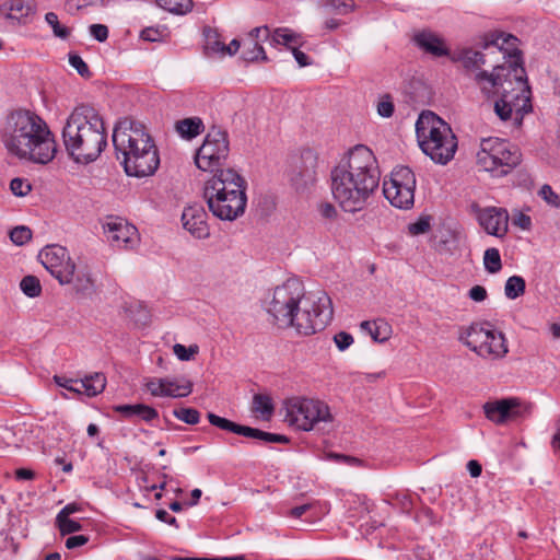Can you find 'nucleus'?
I'll use <instances>...</instances> for the list:
<instances>
[{
  "instance_id": "69168bd1",
  "label": "nucleus",
  "mask_w": 560,
  "mask_h": 560,
  "mask_svg": "<svg viewBox=\"0 0 560 560\" xmlns=\"http://www.w3.org/2000/svg\"><path fill=\"white\" fill-rule=\"evenodd\" d=\"M467 468H468V471L471 477L476 478L481 475V471H482L481 465L475 459H471L468 462Z\"/></svg>"
},
{
  "instance_id": "6e6d98bb",
  "label": "nucleus",
  "mask_w": 560,
  "mask_h": 560,
  "mask_svg": "<svg viewBox=\"0 0 560 560\" xmlns=\"http://www.w3.org/2000/svg\"><path fill=\"white\" fill-rule=\"evenodd\" d=\"M468 296L475 302H483L487 299L488 293L482 285H474L469 290Z\"/></svg>"
},
{
  "instance_id": "0eeeda50",
  "label": "nucleus",
  "mask_w": 560,
  "mask_h": 560,
  "mask_svg": "<svg viewBox=\"0 0 560 560\" xmlns=\"http://www.w3.org/2000/svg\"><path fill=\"white\" fill-rule=\"evenodd\" d=\"M203 197L214 217L234 221L245 212L246 180L233 168L218 170L206 182Z\"/></svg>"
},
{
  "instance_id": "13d9d810",
  "label": "nucleus",
  "mask_w": 560,
  "mask_h": 560,
  "mask_svg": "<svg viewBox=\"0 0 560 560\" xmlns=\"http://www.w3.org/2000/svg\"><path fill=\"white\" fill-rule=\"evenodd\" d=\"M261 36L264 38H268L270 36V32H269L268 26L255 27L249 33V37H250L252 44L253 43H258V39Z\"/></svg>"
},
{
  "instance_id": "774afa93",
  "label": "nucleus",
  "mask_w": 560,
  "mask_h": 560,
  "mask_svg": "<svg viewBox=\"0 0 560 560\" xmlns=\"http://www.w3.org/2000/svg\"><path fill=\"white\" fill-rule=\"evenodd\" d=\"M174 560H246L244 556L222 557V558H174Z\"/></svg>"
},
{
  "instance_id": "a19ab883",
  "label": "nucleus",
  "mask_w": 560,
  "mask_h": 560,
  "mask_svg": "<svg viewBox=\"0 0 560 560\" xmlns=\"http://www.w3.org/2000/svg\"><path fill=\"white\" fill-rule=\"evenodd\" d=\"M10 238L15 245H24L32 238V231L24 225L15 226L10 232Z\"/></svg>"
},
{
  "instance_id": "9d476101",
  "label": "nucleus",
  "mask_w": 560,
  "mask_h": 560,
  "mask_svg": "<svg viewBox=\"0 0 560 560\" xmlns=\"http://www.w3.org/2000/svg\"><path fill=\"white\" fill-rule=\"evenodd\" d=\"M521 162L522 153L516 145L499 138L482 139L477 163L483 171L502 177L510 174Z\"/></svg>"
},
{
  "instance_id": "4d7b16f0",
  "label": "nucleus",
  "mask_w": 560,
  "mask_h": 560,
  "mask_svg": "<svg viewBox=\"0 0 560 560\" xmlns=\"http://www.w3.org/2000/svg\"><path fill=\"white\" fill-rule=\"evenodd\" d=\"M89 541V537L85 535H77V536H70L66 540V547L68 549H74L77 547H81L85 545Z\"/></svg>"
},
{
  "instance_id": "4be33fe9",
  "label": "nucleus",
  "mask_w": 560,
  "mask_h": 560,
  "mask_svg": "<svg viewBox=\"0 0 560 560\" xmlns=\"http://www.w3.org/2000/svg\"><path fill=\"white\" fill-rule=\"evenodd\" d=\"M489 54H483L471 48H464L451 54L450 58L453 62H460L467 71H477L485 65H494L488 60Z\"/></svg>"
},
{
  "instance_id": "f257e3e1",
  "label": "nucleus",
  "mask_w": 560,
  "mask_h": 560,
  "mask_svg": "<svg viewBox=\"0 0 560 560\" xmlns=\"http://www.w3.org/2000/svg\"><path fill=\"white\" fill-rule=\"evenodd\" d=\"M482 48L491 50L490 55H502L505 61L493 66L491 73L478 71L476 82L483 93H499L500 98L494 102L493 109L501 120L511 118L512 112L521 114L532 110L530 89L523 65L522 51L518 49V39L512 34L495 32L485 36Z\"/></svg>"
},
{
  "instance_id": "680f3d73",
  "label": "nucleus",
  "mask_w": 560,
  "mask_h": 560,
  "mask_svg": "<svg viewBox=\"0 0 560 560\" xmlns=\"http://www.w3.org/2000/svg\"><path fill=\"white\" fill-rule=\"evenodd\" d=\"M320 214L326 219H335L337 217V210L331 203H323L319 208Z\"/></svg>"
},
{
  "instance_id": "bf43d9fd",
  "label": "nucleus",
  "mask_w": 560,
  "mask_h": 560,
  "mask_svg": "<svg viewBox=\"0 0 560 560\" xmlns=\"http://www.w3.org/2000/svg\"><path fill=\"white\" fill-rule=\"evenodd\" d=\"M155 516L159 521L165 522L168 525L178 528L177 520L174 516H171L165 510H162V509L158 510L155 512Z\"/></svg>"
},
{
  "instance_id": "de8ad7c7",
  "label": "nucleus",
  "mask_w": 560,
  "mask_h": 560,
  "mask_svg": "<svg viewBox=\"0 0 560 560\" xmlns=\"http://www.w3.org/2000/svg\"><path fill=\"white\" fill-rule=\"evenodd\" d=\"M431 217L422 215L416 222L408 225V231L411 235L424 234L430 230Z\"/></svg>"
},
{
  "instance_id": "7c9ffc66",
  "label": "nucleus",
  "mask_w": 560,
  "mask_h": 560,
  "mask_svg": "<svg viewBox=\"0 0 560 560\" xmlns=\"http://www.w3.org/2000/svg\"><path fill=\"white\" fill-rule=\"evenodd\" d=\"M300 37L301 36L299 34L292 32L288 27H278L273 31L271 35V42L276 45H284L289 49H291V44H300Z\"/></svg>"
},
{
  "instance_id": "f3484780",
  "label": "nucleus",
  "mask_w": 560,
  "mask_h": 560,
  "mask_svg": "<svg viewBox=\"0 0 560 560\" xmlns=\"http://www.w3.org/2000/svg\"><path fill=\"white\" fill-rule=\"evenodd\" d=\"M207 418L209 422L224 431H229L238 435H243L250 439H257L265 443H289V438L282 434L265 432L256 428L242 425L235 423L226 418H222L213 412H208Z\"/></svg>"
},
{
  "instance_id": "72a5a7b5",
  "label": "nucleus",
  "mask_w": 560,
  "mask_h": 560,
  "mask_svg": "<svg viewBox=\"0 0 560 560\" xmlns=\"http://www.w3.org/2000/svg\"><path fill=\"white\" fill-rule=\"evenodd\" d=\"M483 265L488 272L497 273L502 268L500 253L497 248H488L485 252Z\"/></svg>"
},
{
  "instance_id": "37998d69",
  "label": "nucleus",
  "mask_w": 560,
  "mask_h": 560,
  "mask_svg": "<svg viewBox=\"0 0 560 560\" xmlns=\"http://www.w3.org/2000/svg\"><path fill=\"white\" fill-rule=\"evenodd\" d=\"M166 385H172L170 382V377L152 378L145 384L148 390L151 393L152 396L155 397H164V394H166L164 392Z\"/></svg>"
},
{
  "instance_id": "c03bdc74",
  "label": "nucleus",
  "mask_w": 560,
  "mask_h": 560,
  "mask_svg": "<svg viewBox=\"0 0 560 560\" xmlns=\"http://www.w3.org/2000/svg\"><path fill=\"white\" fill-rule=\"evenodd\" d=\"M173 352L180 361H189L199 352V347L197 345H190L187 348L184 345L175 343L173 346Z\"/></svg>"
},
{
  "instance_id": "6ab92c4d",
  "label": "nucleus",
  "mask_w": 560,
  "mask_h": 560,
  "mask_svg": "<svg viewBox=\"0 0 560 560\" xmlns=\"http://www.w3.org/2000/svg\"><path fill=\"white\" fill-rule=\"evenodd\" d=\"M521 405L520 398H502L494 401H487L483 405V411L488 420L495 424H503L521 415Z\"/></svg>"
},
{
  "instance_id": "6e6552de",
  "label": "nucleus",
  "mask_w": 560,
  "mask_h": 560,
  "mask_svg": "<svg viewBox=\"0 0 560 560\" xmlns=\"http://www.w3.org/2000/svg\"><path fill=\"white\" fill-rule=\"evenodd\" d=\"M419 145L435 163L445 165L457 150V139L451 127L432 112H422L416 122Z\"/></svg>"
},
{
  "instance_id": "39448f33",
  "label": "nucleus",
  "mask_w": 560,
  "mask_h": 560,
  "mask_svg": "<svg viewBox=\"0 0 560 560\" xmlns=\"http://www.w3.org/2000/svg\"><path fill=\"white\" fill-rule=\"evenodd\" d=\"M67 153L78 164L97 160L107 145V133L100 113L92 106H77L62 129Z\"/></svg>"
},
{
  "instance_id": "a211bd4d",
  "label": "nucleus",
  "mask_w": 560,
  "mask_h": 560,
  "mask_svg": "<svg viewBox=\"0 0 560 560\" xmlns=\"http://www.w3.org/2000/svg\"><path fill=\"white\" fill-rule=\"evenodd\" d=\"M477 220L489 234L503 237L509 230V213L503 208L487 207L477 209Z\"/></svg>"
},
{
  "instance_id": "79ce46f5",
  "label": "nucleus",
  "mask_w": 560,
  "mask_h": 560,
  "mask_svg": "<svg viewBox=\"0 0 560 560\" xmlns=\"http://www.w3.org/2000/svg\"><path fill=\"white\" fill-rule=\"evenodd\" d=\"M56 524L62 536L79 532L82 528V525L79 522L73 521L70 517H56Z\"/></svg>"
},
{
  "instance_id": "9b49d317",
  "label": "nucleus",
  "mask_w": 560,
  "mask_h": 560,
  "mask_svg": "<svg viewBox=\"0 0 560 560\" xmlns=\"http://www.w3.org/2000/svg\"><path fill=\"white\" fill-rule=\"evenodd\" d=\"M459 340L482 359L501 360L509 353L508 339L502 331L487 329L474 323L459 336Z\"/></svg>"
},
{
  "instance_id": "09e8293b",
  "label": "nucleus",
  "mask_w": 560,
  "mask_h": 560,
  "mask_svg": "<svg viewBox=\"0 0 560 560\" xmlns=\"http://www.w3.org/2000/svg\"><path fill=\"white\" fill-rule=\"evenodd\" d=\"M74 289L78 293L83 295H91L94 293V282L89 276H78L74 282Z\"/></svg>"
},
{
  "instance_id": "393cba45",
  "label": "nucleus",
  "mask_w": 560,
  "mask_h": 560,
  "mask_svg": "<svg viewBox=\"0 0 560 560\" xmlns=\"http://www.w3.org/2000/svg\"><path fill=\"white\" fill-rule=\"evenodd\" d=\"M176 132L186 140H191L203 132L205 125L200 117L179 119L174 125Z\"/></svg>"
},
{
  "instance_id": "4c0bfd02",
  "label": "nucleus",
  "mask_w": 560,
  "mask_h": 560,
  "mask_svg": "<svg viewBox=\"0 0 560 560\" xmlns=\"http://www.w3.org/2000/svg\"><path fill=\"white\" fill-rule=\"evenodd\" d=\"M45 20L51 26L55 36L62 38V39H67L69 37L70 30L66 26H62L59 23V20H58V16L56 13H54V12L46 13Z\"/></svg>"
},
{
  "instance_id": "aec40b11",
  "label": "nucleus",
  "mask_w": 560,
  "mask_h": 560,
  "mask_svg": "<svg viewBox=\"0 0 560 560\" xmlns=\"http://www.w3.org/2000/svg\"><path fill=\"white\" fill-rule=\"evenodd\" d=\"M207 218L208 214L202 206H189L182 214L183 226L196 238H206L210 235Z\"/></svg>"
},
{
  "instance_id": "e2e57ef3",
  "label": "nucleus",
  "mask_w": 560,
  "mask_h": 560,
  "mask_svg": "<svg viewBox=\"0 0 560 560\" xmlns=\"http://www.w3.org/2000/svg\"><path fill=\"white\" fill-rule=\"evenodd\" d=\"M81 511V508L77 503L67 504L58 514L57 517H69L71 514Z\"/></svg>"
},
{
  "instance_id": "58836bf2",
  "label": "nucleus",
  "mask_w": 560,
  "mask_h": 560,
  "mask_svg": "<svg viewBox=\"0 0 560 560\" xmlns=\"http://www.w3.org/2000/svg\"><path fill=\"white\" fill-rule=\"evenodd\" d=\"M175 418L187 424H197L200 420V413L194 408H180L173 411Z\"/></svg>"
},
{
  "instance_id": "f704fd0d",
  "label": "nucleus",
  "mask_w": 560,
  "mask_h": 560,
  "mask_svg": "<svg viewBox=\"0 0 560 560\" xmlns=\"http://www.w3.org/2000/svg\"><path fill=\"white\" fill-rule=\"evenodd\" d=\"M457 247V236L452 231H445L436 242V248L440 253L452 254Z\"/></svg>"
},
{
  "instance_id": "0e129e2a",
  "label": "nucleus",
  "mask_w": 560,
  "mask_h": 560,
  "mask_svg": "<svg viewBox=\"0 0 560 560\" xmlns=\"http://www.w3.org/2000/svg\"><path fill=\"white\" fill-rule=\"evenodd\" d=\"M330 457L338 460V462H343V463H347L349 465H360L361 464V460L357 457H352V456H348V455H343V454H330Z\"/></svg>"
},
{
  "instance_id": "412c9836",
  "label": "nucleus",
  "mask_w": 560,
  "mask_h": 560,
  "mask_svg": "<svg viewBox=\"0 0 560 560\" xmlns=\"http://www.w3.org/2000/svg\"><path fill=\"white\" fill-rule=\"evenodd\" d=\"M413 43L425 54L435 58L451 56L445 40L430 30H422L413 35Z\"/></svg>"
},
{
  "instance_id": "2eb2a0df",
  "label": "nucleus",
  "mask_w": 560,
  "mask_h": 560,
  "mask_svg": "<svg viewBox=\"0 0 560 560\" xmlns=\"http://www.w3.org/2000/svg\"><path fill=\"white\" fill-rule=\"evenodd\" d=\"M317 154L311 150H303L300 156L292 159L289 168V179L296 191H304L316 180Z\"/></svg>"
},
{
  "instance_id": "052dcab7",
  "label": "nucleus",
  "mask_w": 560,
  "mask_h": 560,
  "mask_svg": "<svg viewBox=\"0 0 560 560\" xmlns=\"http://www.w3.org/2000/svg\"><path fill=\"white\" fill-rule=\"evenodd\" d=\"M291 50H292L294 59L296 60V62L299 63L300 67H306V66L311 65V60H310L308 56L305 55L302 50H300L295 47L291 48Z\"/></svg>"
},
{
  "instance_id": "ddd939ff",
  "label": "nucleus",
  "mask_w": 560,
  "mask_h": 560,
  "mask_svg": "<svg viewBox=\"0 0 560 560\" xmlns=\"http://www.w3.org/2000/svg\"><path fill=\"white\" fill-rule=\"evenodd\" d=\"M416 176L408 166L393 170L389 180L383 184L385 198L396 208L410 209L415 203Z\"/></svg>"
},
{
  "instance_id": "bb28decb",
  "label": "nucleus",
  "mask_w": 560,
  "mask_h": 560,
  "mask_svg": "<svg viewBox=\"0 0 560 560\" xmlns=\"http://www.w3.org/2000/svg\"><path fill=\"white\" fill-rule=\"evenodd\" d=\"M361 328L369 331L372 339L377 342H384L390 336V326L383 319L374 322H362Z\"/></svg>"
},
{
  "instance_id": "3c124183",
  "label": "nucleus",
  "mask_w": 560,
  "mask_h": 560,
  "mask_svg": "<svg viewBox=\"0 0 560 560\" xmlns=\"http://www.w3.org/2000/svg\"><path fill=\"white\" fill-rule=\"evenodd\" d=\"M69 63L78 71L83 78H90L92 75L89 66L84 60L77 54L69 55Z\"/></svg>"
},
{
  "instance_id": "c9c22d12",
  "label": "nucleus",
  "mask_w": 560,
  "mask_h": 560,
  "mask_svg": "<svg viewBox=\"0 0 560 560\" xmlns=\"http://www.w3.org/2000/svg\"><path fill=\"white\" fill-rule=\"evenodd\" d=\"M23 293L30 298H36L42 292L39 279L35 276H25L20 283Z\"/></svg>"
},
{
  "instance_id": "338daca9",
  "label": "nucleus",
  "mask_w": 560,
  "mask_h": 560,
  "mask_svg": "<svg viewBox=\"0 0 560 560\" xmlns=\"http://www.w3.org/2000/svg\"><path fill=\"white\" fill-rule=\"evenodd\" d=\"M35 476L34 471L27 468H20L15 471V477L19 480H31Z\"/></svg>"
},
{
  "instance_id": "4468645a",
  "label": "nucleus",
  "mask_w": 560,
  "mask_h": 560,
  "mask_svg": "<svg viewBox=\"0 0 560 560\" xmlns=\"http://www.w3.org/2000/svg\"><path fill=\"white\" fill-rule=\"evenodd\" d=\"M39 259L60 284H68L73 280L75 265L65 247L60 245L46 246L40 250Z\"/></svg>"
},
{
  "instance_id": "c756f323",
  "label": "nucleus",
  "mask_w": 560,
  "mask_h": 560,
  "mask_svg": "<svg viewBox=\"0 0 560 560\" xmlns=\"http://www.w3.org/2000/svg\"><path fill=\"white\" fill-rule=\"evenodd\" d=\"M156 3L162 9L174 14H186L192 10V0H156Z\"/></svg>"
},
{
  "instance_id": "ea45409f",
  "label": "nucleus",
  "mask_w": 560,
  "mask_h": 560,
  "mask_svg": "<svg viewBox=\"0 0 560 560\" xmlns=\"http://www.w3.org/2000/svg\"><path fill=\"white\" fill-rule=\"evenodd\" d=\"M538 196L550 207L560 208V196L553 191L552 187L545 184L538 190Z\"/></svg>"
},
{
  "instance_id": "f8f14e48",
  "label": "nucleus",
  "mask_w": 560,
  "mask_h": 560,
  "mask_svg": "<svg viewBox=\"0 0 560 560\" xmlns=\"http://www.w3.org/2000/svg\"><path fill=\"white\" fill-rule=\"evenodd\" d=\"M230 152L226 131L212 127L195 155L196 166L203 172L223 170Z\"/></svg>"
},
{
  "instance_id": "20e7f679",
  "label": "nucleus",
  "mask_w": 560,
  "mask_h": 560,
  "mask_svg": "<svg viewBox=\"0 0 560 560\" xmlns=\"http://www.w3.org/2000/svg\"><path fill=\"white\" fill-rule=\"evenodd\" d=\"M2 138L8 151L20 159L47 164L55 158L54 136L45 120L33 112L11 113Z\"/></svg>"
},
{
  "instance_id": "dca6fc26",
  "label": "nucleus",
  "mask_w": 560,
  "mask_h": 560,
  "mask_svg": "<svg viewBox=\"0 0 560 560\" xmlns=\"http://www.w3.org/2000/svg\"><path fill=\"white\" fill-rule=\"evenodd\" d=\"M103 230L114 247L133 248L139 242L137 228L120 217H107Z\"/></svg>"
},
{
  "instance_id": "c85d7f7f",
  "label": "nucleus",
  "mask_w": 560,
  "mask_h": 560,
  "mask_svg": "<svg viewBox=\"0 0 560 560\" xmlns=\"http://www.w3.org/2000/svg\"><path fill=\"white\" fill-rule=\"evenodd\" d=\"M170 382L172 385H166L164 392L171 394H164V397H186L192 392V382L185 377L170 378Z\"/></svg>"
},
{
  "instance_id": "5701e85b",
  "label": "nucleus",
  "mask_w": 560,
  "mask_h": 560,
  "mask_svg": "<svg viewBox=\"0 0 560 560\" xmlns=\"http://www.w3.org/2000/svg\"><path fill=\"white\" fill-rule=\"evenodd\" d=\"M34 11V0H9L0 4V13L7 20L22 23V18L27 16Z\"/></svg>"
},
{
  "instance_id": "603ef678",
  "label": "nucleus",
  "mask_w": 560,
  "mask_h": 560,
  "mask_svg": "<svg viewBox=\"0 0 560 560\" xmlns=\"http://www.w3.org/2000/svg\"><path fill=\"white\" fill-rule=\"evenodd\" d=\"M334 341L340 351H345L353 343V337L346 331H340L334 336Z\"/></svg>"
},
{
  "instance_id": "49530a36",
  "label": "nucleus",
  "mask_w": 560,
  "mask_h": 560,
  "mask_svg": "<svg viewBox=\"0 0 560 560\" xmlns=\"http://www.w3.org/2000/svg\"><path fill=\"white\" fill-rule=\"evenodd\" d=\"M10 189L14 196L24 197L32 190V185L27 179L15 177L10 183Z\"/></svg>"
},
{
  "instance_id": "7ed1b4c3",
  "label": "nucleus",
  "mask_w": 560,
  "mask_h": 560,
  "mask_svg": "<svg viewBox=\"0 0 560 560\" xmlns=\"http://www.w3.org/2000/svg\"><path fill=\"white\" fill-rule=\"evenodd\" d=\"M380 178L374 153L368 147L358 144L330 172L334 199L345 212L362 211L377 190Z\"/></svg>"
},
{
  "instance_id": "cd10ccee",
  "label": "nucleus",
  "mask_w": 560,
  "mask_h": 560,
  "mask_svg": "<svg viewBox=\"0 0 560 560\" xmlns=\"http://www.w3.org/2000/svg\"><path fill=\"white\" fill-rule=\"evenodd\" d=\"M81 384V392L84 390V393L90 396H96L101 394L106 386V377L102 373H95L90 376H85L83 380L80 381Z\"/></svg>"
},
{
  "instance_id": "b1692460",
  "label": "nucleus",
  "mask_w": 560,
  "mask_h": 560,
  "mask_svg": "<svg viewBox=\"0 0 560 560\" xmlns=\"http://www.w3.org/2000/svg\"><path fill=\"white\" fill-rule=\"evenodd\" d=\"M114 410L127 419L138 417L145 422H151L159 417L156 409L144 404L118 405Z\"/></svg>"
},
{
  "instance_id": "8fccbe9b",
  "label": "nucleus",
  "mask_w": 560,
  "mask_h": 560,
  "mask_svg": "<svg viewBox=\"0 0 560 560\" xmlns=\"http://www.w3.org/2000/svg\"><path fill=\"white\" fill-rule=\"evenodd\" d=\"M252 45V49L245 50L243 52V58L246 61H257L259 59L262 61H268V57L265 52L264 47L259 43H253Z\"/></svg>"
},
{
  "instance_id": "423d86ee",
  "label": "nucleus",
  "mask_w": 560,
  "mask_h": 560,
  "mask_svg": "<svg viewBox=\"0 0 560 560\" xmlns=\"http://www.w3.org/2000/svg\"><path fill=\"white\" fill-rule=\"evenodd\" d=\"M113 144L117 159L122 156L127 175L145 177L153 175L158 170V148L143 124L130 118L120 120L113 131Z\"/></svg>"
},
{
  "instance_id": "a18cd8bd",
  "label": "nucleus",
  "mask_w": 560,
  "mask_h": 560,
  "mask_svg": "<svg viewBox=\"0 0 560 560\" xmlns=\"http://www.w3.org/2000/svg\"><path fill=\"white\" fill-rule=\"evenodd\" d=\"M395 110L393 98L389 94H384L377 102V114L384 118L393 116Z\"/></svg>"
},
{
  "instance_id": "e433bc0d",
  "label": "nucleus",
  "mask_w": 560,
  "mask_h": 560,
  "mask_svg": "<svg viewBox=\"0 0 560 560\" xmlns=\"http://www.w3.org/2000/svg\"><path fill=\"white\" fill-rule=\"evenodd\" d=\"M105 4V0H67L65 3V9L68 13L74 14L79 10H82L88 7H103Z\"/></svg>"
},
{
  "instance_id": "5fc2aeb1",
  "label": "nucleus",
  "mask_w": 560,
  "mask_h": 560,
  "mask_svg": "<svg viewBox=\"0 0 560 560\" xmlns=\"http://www.w3.org/2000/svg\"><path fill=\"white\" fill-rule=\"evenodd\" d=\"M163 33L154 27H147L141 32L140 37L147 42H159L162 39Z\"/></svg>"
},
{
  "instance_id": "a878e982",
  "label": "nucleus",
  "mask_w": 560,
  "mask_h": 560,
  "mask_svg": "<svg viewBox=\"0 0 560 560\" xmlns=\"http://www.w3.org/2000/svg\"><path fill=\"white\" fill-rule=\"evenodd\" d=\"M205 45L203 50L208 57L219 56L224 57L225 44L220 40V34L218 30L210 26L203 28Z\"/></svg>"
},
{
  "instance_id": "864d4df0",
  "label": "nucleus",
  "mask_w": 560,
  "mask_h": 560,
  "mask_svg": "<svg viewBox=\"0 0 560 560\" xmlns=\"http://www.w3.org/2000/svg\"><path fill=\"white\" fill-rule=\"evenodd\" d=\"M90 33L97 42L103 43L108 37V27L104 24H92Z\"/></svg>"
},
{
  "instance_id": "f03ea898",
  "label": "nucleus",
  "mask_w": 560,
  "mask_h": 560,
  "mask_svg": "<svg viewBox=\"0 0 560 560\" xmlns=\"http://www.w3.org/2000/svg\"><path fill=\"white\" fill-rule=\"evenodd\" d=\"M266 311L279 327L293 326L305 336L325 329L334 314L331 300L325 292L305 295L302 284L293 279L273 290Z\"/></svg>"
},
{
  "instance_id": "473e14b6",
  "label": "nucleus",
  "mask_w": 560,
  "mask_h": 560,
  "mask_svg": "<svg viewBox=\"0 0 560 560\" xmlns=\"http://www.w3.org/2000/svg\"><path fill=\"white\" fill-rule=\"evenodd\" d=\"M253 411L261 415L264 419L273 412V405L269 396L256 394L253 398Z\"/></svg>"
},
{
  "instance_id": "1a4fd4ad",
  "label": "nucleus",
  "mask_w": 560,
  "mask_h": 560,
  "mask_svg": "<svg viewBox=\"0 0 560 560\" xmlns=\"http://www.w3.org/2000/svg\"><path fill=\"white\" fill-rule=\"evenodd\" d=\"M285 411V421L303 431H328L334 420L328 405L318 399H288Z\"/></svg>"
},
{
  "instance_id": "2f4dec72",
  "label": "nucleus",
  "mask_w": 560,
  "mask_h": 560,
  "mask_svg": "<svg viewBox=\"0 0 560 560\" xmlns=\"http://www.w3.org/2000/svg\"><path fill=\"white\" fill-rule=\"evenodd\" d=\"M525 288V280L521 276H512L505 282L504 293L508 299L515 300L524 294Z\"/></svg>"
}]
</instances>
